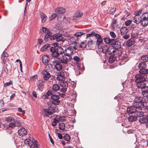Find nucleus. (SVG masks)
Wrapping results in <instances>:
<instances>
[{"label": "nucleus", "mask_w": 148, "mask_h": 148, "mask_svg": "<svg viewBox=\"0 0 148 148\" xmlns=\"http://www.w3.org/2000/svg\"><path fill=\"white\" fill-rule=\"evenodd\" d=\"M142 10H139L134 13L135 16L132 19L133 21L137 24L139 23L143 27H146L148 25V12L142 14Z\"/></svg>", "instance_id": "nucleus-1"}, {"label": "nucleus", "mask_w": 148, "mask_h": 148, "mask_svg": "<svg viewBox=\"0 0 148 148\" xmlns=\"http://www.w3.org/2000/svg\"><path fill=\"white\" fill-rule=\"evenodd\" d=\"M145 101V99L143 97H135L132 106L128 107L127 111L131 113L134 111L136 112L141 111L140 109L144 107Z\"/></svg>", "instance_id": "nucleus-2"}, {"label": "nucleus", "mask_w": 148, "mask_h": 148, "mask_svg": "<svg viewBox=\"0 0 148 148\" xmlns=\"http://www.w3.org/2000/svg\"><path fill=\"white\" fill-rule=\"evenodd\" d=\"M51 52V56L54 58H57L60 54H63L64 51L63 49L60 47H52L50 49Z\"/></svg>", "instance_id": "nucleus-3"}, {"label": "nucleus", "mask_w": 148, "mask_h": 148, "mask_svg": "<svg viewBox=\"0 0 148 148\" xmlns=\"http://www.w3.org/2000/svg\"><path fill=\"white\" fill-rule=\"evenodd\" d=\"M139 117V122L142 123H145L148 124V116L145 115L142 111H140L135 113Z\"/></svg>", "instance_id": "nucleus-4"}, {"label": "nucleus", "mask_w": 148, "mask_h": 148, "mask_svg": "<svg viewBox=\"0 0 148 148\" xmlns=\"http://www.w3.org/2000/svg\"><path fill=\"white\" fill-rule=\"evenodd\" d=\"M76 44L77 43L75 41H73V42L70 45L69 47L64 51L63 53H64V55L68 56H71L73 53V50L76 49Z\"/></svg>", "instance_id": "nucleus-5"}, {"label": "nucleus", "mask_w": 148, "mask_h": 148, "mask_svg": "<svg viewBox=\"0 0 148 148\" xmlns=\"http://www.w3.org/2000/svg\"><path fill=\"white\" fill-rule=\"evenodd\" d=\"M60 63L67 64L72 59V58L71 56H68L65 55H63L62 58H58Z\"/></svg>", "instance_id": "nucleus-6"}, {"label": "nucleus", "mask_w": 148, "mask_h": 148, "mask_svg": "<svg viewBox=\"0 0 148 148\" xmlns=\"http://www.w3.org/2000/svg\"><path fill=\"white\" fill-rule=\"evenodd\" d=\"M146 74V73L139 72V74L136 75L135 76V79L136 83L145 81L146 80L145 74Z\"/></svg>", "instance_id": "nucleus-7"}, {"label": "nucleus", "mask_w": 148, "mask_h": 148, "mask_svg": "<svg viewBox=\"0 0 148 148\" xmlns=\"http://www.w3.org/2000/svg\"><path fill=\"white\" fill-rule=\"evenodd\" d=\"M55 108L54 107L49 106L43 110L44 112L45 116H48L49 115H51L53 114L56 112Z\"/></svg>", "instance_id": "nucleus-8"}, {"label": "nucleus", "mask_w": 148, "mask_h": 148, "mask_svg": "<svg viewBox=\"0 0 148 148\" xmlns=\"http://www.w3.org/2000/svg\"><path fill=\"white\" fill-rule=\"evenodd\" d=\"M138 66L140 69L139 72L146 73H147L148 70L146 69L147 64L145 62H141L138 64Z\"/></svg>", "instance_id": "nucleus-9"}, {"label": "nucleus", "mask_w": 148, "mask_h": 148, "mask_svg": "<svg viewBox=\"0 0 148 148\" xmlns=\"http://www.w3.org/2000/svg\"><path fill=\"white\" fill-rule=\"evenodd\" d=\"M128 108L127 109V112L126 113V114H127L130 116L128 118L129 121L130 122H133L135 121L137 119V117H138L136 115V114L135 113L136 112H130L127 111Z\"/></svg>", "instance_id": "nucleus-10"}, {"label": "nucleus", "mask_w": 148, "mask_h": 148, "mask_svg": "<svg viewBox=\"0 0 148 148\" xmlns=\"http://www.w3.org/2000/svg\"><path fill=\"white\" fill-rule=\"evenodd\" d=\"M120 45L118 46V47L117 48H116L115 46H109L108 50V51L106 55L111 54L112 53H114L115 52L116 53V51H118V49L120 48L121 47L120 44L119 43Z\"/></svg>", "instance_id": "nucleus-11"}, {"label": "nucleus", "mask_w": 148, "mask_h": 148, "mask_svg": "<svg viewBox=\"0 0 148 148\" xmlns=\"http://www.w3.org/2000/svg\"><path fill=\"white\" fill-rule=\"evenodd\" d=\"M60 91L61 92H64L69 88L68 84L66 82H62L60 84Z\"/></svg>", "instance_id": "nucleus-12"}, {"label": "nucleus", "mask_w": 148, "mask_h": 148, "mask_svg": "<svg viewBox=\"0 0 148 148\" xmlns=\"http://www.w3.org/2000/svg\"><path fill=\"white\" fill-rule=\"evenodd\" d=\"M53 63L54 66L55 68L57 71H60L62 70V66L60 64L59 61L58 62V60L57 59L53 61Z\"/></svg>", "instance_id": "nucleus-13"}, {"label": "nucleus", "mask_w": 148, "mask_h": 148, "mask_svg": "<svg viewBox=\"0 0 148 148\" xmlns=\"http://www.w3.org/2000/svg\"><path fill=\"white\" fill-rule=\"evenodd\" d=\"M136 85L138 88L141 89H145L147 87H148V86L146 85L145 81L136 83Z\"/></svg>", "instance_id": "nucleus-14"}, {"label": "nucleus", "mask_w": 148, "mask_h": 148, "mask_svg": "<svg viewBox=\"0 0 148 148\" xmlns=\"http://www.w3.org/2000/svg\"><path fill=\"white\" fill-rule=\"evenodd\" d=\"M42 74L43 75V79L45 80H48L51 77V75L50 73L46 70H43L42 71Z\"/></svg>", "instance_id": "nucleus-15"}, {"label": "nucleus", "mask_w": 148, "mask_h": 148, "mask_svg": "<svg viewBox=\"0 0 148 148\" xmlns=\"http://www.w3.org/2000/svg\"><path fill=\"white\" fill-rule=\"evenodd\" d=\"M104 42L107 44H109L110 45L114 44L115 42V40L113 39H110L108 37L104 38H103Z\"/></svg>", "instance_id": "nucleus-16"}, {"label": "nucleus", "mask_w": 148, "mask_h": 148, "mask_svg": "<svg viewBox=\"0 0 148 148\" xmlns=\"http://www.w3.org/2000/svg\"><path fill=\"white\" fill-rule=\"evenodd\" d=\"M18 133L21 136H24L27 134V131L24 128H21L18 131Z\"/></svg>", "instance_id": "nucleus-17"}, {"label": "nucleus", "mask_w": 148, "mask_h": 148, "mask_svg": "<svg viewBox=\"0 0 148 148\" xmlns=\"http://www.w3.org/2000/svg\"><path fill=\"white\" fill-rule=\"evenodd\" d=\"M56 40L57 41H61L62 42H64L66 40L65 38L63 37L62 34H56Z\"/></svg>", "instance_id": "nucleus-18"}, {"label": "nucleus", "mask_w": 148, "mask_h": 148, "mask_svg": "<svg viewBox=\"0 0 148 148\" xmlns=\"http://www.w3.org/2000/svg\"><path fill=\"white\" fill-rule=\"evenodd\" d=\"M101 48H98L100 51L105 53L106 55L108 47L106 45H103Z\"/></svg>", "instance_id": "nucleus-19"}, {"label": "nucleus", "mask_w": 148, "mask_h": 148, "mask_svg": "<svg viewBox=\"0 0 148 148\" xmlns=\"http://www.w3.org/2000/svg\"><path fill=\"white\" fill-rule=\"evenodd\" d=\"M56 118L58 120V122H63L65 121L66 120V118L65 116L56 115Z\"/></svg>", "instance_id": "nucleus-20"}, {"label": "nucleus", "mask_w": 148, "mask_h": 148, "mask_svg": "<svg viewBox=\"0 0 148 148\" xmlns=\"http://www.w3.org/2000/svg\"><path fill=\"white\" fill-rule=\"evenodd\" d=\"M49 60V58L48 56L45 55L43 56L42 57V61L43 63L45 65L48 64Z\"/></svg>", "instance_id": "nucleus-21"}, {"label": "nucleus", "mask_w": 148, "mask_h": 148, "mask_svg": "<svg viewBox=\"0 0 148 148\" xmlns=\"http://www.w3.org/2000/svg\"><path fill=\"white\" fill-rule=\"evenodd\" d=\"M46 69L47 71L49 72H51L53 71V65L51 64H46Z\"/></svg>", "instance_id": "nucleus-22"}, {"label": "nucleus", "mask_w": 148, "mask_h": 148, "mask_svg": "<svg viewBox=\"0 0 148 148\" xmlns=\"http://www.w3.org/2000/svg\"><path fill=\"white\" fill-rule=\"evenodd\" d=\"M55 12L58 13H63L65 12V10L62 7H58L55 9Z\"/></svg>", "instance_id": "nucleus-23"}, {"label": "nucleus", "mask_w": 148, "mask_h": 148, "mask_svg": "<svg viewBox=\"0 0 148 148\" xmlns=\"http://www.w3.org/2000/svg\"><path fill=\"white\" fill-rule=\"evenodd\" d=\"M96 44L97 45L98 49L101 48V46L103 45V43L102 38H101L100 39H97Z\"/></svg>", "instance_id": "nucleus-24"}, {"label": "nucleus", "mask_w": 148, "mask_h": 148, "mask_svg": "<svg viewBox=\"0 0 148 148\" xmlns=\"http://www.w3.org/2000/svg\"><path fill=\"white\" fill-rule=\"evenodd\" d=\"M144 89L145 90L142 92V95L148 101V87Z\"/></svg>", "instance_id": "nucleus-25"}, {"label": "nucleus", "mask_w": 148, "mask_h": 148, "mask_svg": "<svg viewBox=\"0 0 148 148\" xmlns=\"http://www.w3.org/2000/svg\"><path fill=\"white\" fill-rule=\"evenodd\" d=\"M63 139L66 141H67L66 143L68 144H70V140L71 137L68 134H66L63 136Z\"/></svg>", "instance_id": "nucleus-26"}, {"label": "nucleus", "mask_w": 148, "mask_h": 148, "mask_svg": "<svg viewBox=\"0 0 148 148\" xmlns=\"http://www.w3.org/2000/svg\"><path fill=\"white\" fill-rule=\"evenodd\" d=\"M60 87L58 84H53L52 86V90L55 92L57 91L58 90H60Z\"/></svg>", "instance_id": "nucleus-27"}, {"label": "nucleus", "mask_w": 148, "mask_h": 148, "mask_svg": "<svg viewBox=\"0 0 148 148\" xmlns=\"http://www.w3.org/2000/svg\"><path fill=\"white\" fill-rule=\"evenodd\" d=\"M86 43L84 42H82L80 44L78 45H76V47L78 48H81L82 49L86 47Z\"/></svg>", "instance_id": "nucleus-28"}, {"label": "nucleus", "mask_w": 148, "mask_h": 148, "mask_svg": "<svg viewBox=\"0 0 148 148\" xmlns=\"http://www.w3.org/2000/svg\"><path fill=\"white\" fill-rule=\"evenodd\" d=\"M140 60L143 61V62H148V55H145L141 56Z\"/></svg>", "instance_id": "nucleus-29"}, {"label": "nucleus", "mask_w": 148, "mask_h": 148, "mask_svg": "<svg viewBox=\"0 0 148 148\" xmlns=\"http://www.w3.org/2000/svg\"><path fill=\"white\" fill-rule=\"evenodd\" d=\"M128 32V29L126 27H122L120 29V32L122 34H125Z\"/></svg>", "instance_id": "nucleus-30"}, {"label": "nucleus", "mask_w": 148, "mask_h": 148, "mask_svg": "<svg viewBox=\"0 0 148 148\" xmlns=\"http://www.w3.org/2000/svg\"><path fill=\"white\" fill-rule=\"evenodd\" d=\"M45 82L42 80H39L37 84V86L39 88H40V87H42L44 85Z\"/></svg>", "instance_id": "nucleus-31"}, {"label": "nucleus", "mask_w": 148, "mask_h": 148, "mask_svg": "<svg viewBox=\"0 0 148 148\" xmlns=\"http://www.w3.org/2000/svg\"><path fill=\"white\" fill-rule=\"evenodd\" d=\"M83 13L82 12L78 11L76 12L73 18H75V19L76 18H79V17H81Z\"/></svg>", "instance_id": "nucleus-32"}, {"label": "nucleus", "mask_w": 148, "mask_h": 148, "mask_svg": "<svg viewBox=\"0 0 148 148\" xmlns=\"http://www.w3.org/2000/svg\"><path fill=\"white\" fill-rule=\"evenodd\" d=\"M40 16L41 18V21L42 23L45 22L47 20V17L46 15L43 13L40 14Z\"/></svg>", "instance_id": "nucleus-33"}, {"label": "nucleus", "mask_w": 148, "mask_h": 148, "mask_svg": "<svg viewBox=\"0 0 148 148\" xmlns=\"http://www.w3.org/2000/svg\"><path fill=\"white\" fill-rule=\"evenodd\" d=\"M134 43L133 39H130L127 42L126 45L129 47H131Z\"/></svg>", "instance_id": "nucleus-34"}, {"label": "nucleus", "mask_w": 148, "mask_h": 148, "mask_svg": "<svg viewBox=\"0 0 148 148\" xmlns=\"http://www.w3.org/2000/svg\"><path fill=\"white\" fill-rule=\"evenodd\" d=\"M24 142L25 144L26 145H27L28 146H30L31 148L32 147V141L29 139H27L24 140Z\"/></svg>", "instance_id": "nucleus-35"}, {"label": "nucleus", "mask_w": 148, "mask_h": 148, "mask_svg": "<svg viewBox=\"0 0 148 148\" xmlns=\"http://www.w3.org/2000/svg\"><path fill=\"white\" fill-rule=\"evenodd\" d=\"M116 58L113 55L110 56V57L109 59V62L111 63H112L115 60Z\"/></svg>", "instance_id": "nucleus-36"}, {"label": "nucleus", "mask_w": 148, "mask_h": 148, "mask_svg": "<svg viewBox=\"0 0 148 148\" xmlns=\"http://www.w3.org/2000/svg\"><path fill=\"white\" fill-rule=\"evenodd\" d=\"M50 45L48 44H47L45 45L44 46L42 47L40 49L41 51H44L46 50V49L50 47Z\"/></svg>", "instance_id": "nucleus-37"}, {"label": "nucleus", "mask_w": 148, "mask_h": 148, "mask_svg": "<svg viewBox=\"0 0 148 148\" xmlns=\"http://www.w3.org/2000/svg\"><path fill=\"white\" fill-rule=\"evenodd\" d=\"M52 33L51 32L47 33L45 35L44 37V40L45 41L48 40V38H50L51 35L52 34Z\"/></svg>", "instance_id": "nucleus-38"}, {"label": "nucleus", "mask_w": 148, "mask_h": 148, "mask_svg": "<svg viewBox=\"0 0 148 148\" xmlns=\"http://www.w3.org/2000/svg\"><path fill=\"white\" fill-rule=\"evenodd\" d=\"M51 98L52 99H53V100L56 101L59 100L60 97L58 95H52L51 97Z\"/></svg>", "instance_id": "nucleus-39"}, {"label": "nucleus", "mask_w": 148, "mask_h": 148, "mask_svg": "<svg viewBox=\"0 0 148 148\" xmlns=\"http://www.w3.org/2000/svg\"><path fill=\"white\" fill-rule=\"evenodd\" d=\"M59 126V128L60 130H63L65 128V125L64 123H60Z\"/></svg>", "instance_id": "nucleus-40"}, {"label": "nucleus", "mask_w": 148, "mask_h": 148, "mask_svg": "<svg viewBox=\"0 0 148 148\" xmlns=\"http://www.w3.org/2000/svg\"><path fill=\"white\" fill-rule=\"evenodd\" d=\"M127 57V56L126 55H123L119 56V58L121 60H124L125 61H126Z\"/></svg>", "instance_id": "nucleus-41"}, {"label": "nucleus", "mask_w": 148, "mask_h": 148, "mask_svg": "<svg viewBox=\"0 0 148 148\" xmlns=\"http://www.w3.org/2000/svg\"><path fill=\"white\" fill-rule=\"evenodd\" d=\"M116 8H112L109 11V13L112 15H113L116 12Z\"/></svg>", "instance_id": "nucleus-42"}, {"label": "nucleus", "mask_w": 148, "mask_h": 148, "mask_svg": "<svg viewBox=\"0 0 148 148\" xmlns=\"http://www.w3.org/2000/svg\"><path fill=\"white\" fill-rule=\"evenodd\" d=\"M10 127L13 128L16 126L15 121H14L13 122L10 123L9 124Z\"/></svg>", "instance_id": "nucleus-43"}, {"label": "nucleus", "mask_w": 148, "mask_h": 148, "mask_svg": "<svg viewBox=\"0 0 148 148\" xmlns=\"http://www.w3.org/2000/svg\"><path fill=\"white\" fill-rule=\"evenodd\" d=\"M57 14L56 13H54L52 14L51 16L49 18V21H51L53 20L54 19L57 17Z\"/></svg>", "instance_id": "nucleus-44"}, {"label": "nucleus", "mask_w": 148, "mask_h": 148, "mask_svg": "<svg viewBox=\"0 0 148 148\" xmlns=\"http://www.w3.org/2000/svg\"><path fill=\"white\" fill-rule=\"evenodd\" d=\"M84 34H85V33H84L83 32H79L75 33L74 34V36L79 37Z\"/></svg>", "instance_id": "nucleus-45"}, {"label": "nucleus", "mask_w": 148, "mask_h": 148, "mask_svg": "<svg viewBox=\"0 0 148 148\" xmlns=\"http://www.w3.org/2000/svg\"><path fill=\"white\" fill-rule=\"evenodd\" d=\"M60 100H53L51 102V103L53 105H58L60 103Z\"/></svg>", "instance_id": "nucleus-46"}, {"label": "nucleus", "mask_w": 148, "mask_h": 148, "mask_svg": "<svg viewBox=\"0 0 148 148\" xmlns=\"http://www.w3.org/2000/svg\"><path fill=\"white\" fill-rule=\"evenodd\" d=\"M11 84H12V80L10 81L9 82L5 83L4 85V86L6 87Z\"/></svg>", "instance_id": "nucleus-47"}, {"label": "nucleus", "mask_w": 148, "mask_h": 148, "mask_svg": "<svg viewBox=\"0 0 148 148\" xmlns=\"http://www.w3.org/2000/svg\"><path fill=\"white\" fill-rule=\"evenodd\" d=\"M42 29L43 32L45 33H47L50 32V31L47 28L44 27H42Z\"/></svg>", "instance_id": "nucleus-48"}, {"label": "nucleus", "mask_w": 148, "mask_h": 148, "mask_svg": "<svg viewBox=\"0 0 148 148\" xmlns=\"http://www.w3.org/2000/svg\"><path fill=\"white\" fill-rule=\"evenodd\" d=\"M57 122H58V120L56 119V118H54L53 121L51 123V125L53 126H55L56 125Z\"/></svg>", "instance_id": "nucleus-49"}, {"label": "nucleus", "mask_w": 148, "mask_h": 148, "mask_svg": "<svg viewBox=\"0 0 148 148\" xmlns=\"http://www.w3.org/2000/svg\"><path fill=\"white\" fill-rule=\"evenodd\" d=\"M73 59L76 61V62H78L79 61L80 58L77 56H75L73 58Z\"/></svg>", "instance_id": "nucleus-50"}, {"label": "nucleus", "mask_w": 148, "mask_h": 148, "mask_svg": "<svg viewBox=\"0 0 148 148\" xmlns=\"http://www.w3.org/2000/svg\"><path fill=\"white\" fill-rule=\"evenodd\" d=\"M7 58V54L6 55H3V54L2 55V59L3 60L4 63L5 64V61Z\"/></svg>", "instance_id": "nucleus-51"}, {"label": "nucleus", "mask_w": 148, "mask_h": 148, "mask_svg": "<svg viewBox=\"0 0 148 148\" xmlns=\"http://www.w3.org/2000/svg\"><path fill=\"white\" fill-rule=\"evenodd\" d=\"M132 23V21L130 20H128L126 21L125 23V25L126 26H128L131 24Z\"/></svg>", "instance_id": "nucleus-52"}, {"label": "nucleus", "mask_w": 148, "mask_h": 148, "mask_svg": "<svg viewBox=\"0 0 148 148\" xmlns=\"http://www.w3.org/2000/svg\"><path fill=\"white\" fill-rule=\"evenodd\" d=\"M95 34V32H93L92 33H91L89 34H86L87 37H88L90 36H94V35Z\"/></svg>", "instance_id": "nucleus-53"}, {"label": "nucleus", "mask_w": 148, "mask_h": 148, "mask_svg": "<svg viewBox=\"0 0 148 148\" xmlns=\"http://www.w3.org/2000/svg\"><path fill=\"white\" fill-rule=\"evenodd\" d=\"M110 34L112 38H114L116 37V35L113 32H110Z\"/></svg>", "instance_id": "nucleus-54"}, {"label": "nucleus", "mask_w": 148, "mask_h": 148, "mask_svg": "<svg viewBox=\"0 0 148 148\" xmlns=\"http://www.w3.org/2000/svg\"><path fill=\"white\" fill-rule=\"evenodd\" d=\"M56 34H54L53 35L50 36V40H53L55 39L56 40Z\"/></svg>", "instance_id": "nucleus-55"}, {"label": "nucleus", "mask_w": 148, "mask_h": 148, "mask_svg": "<svg viewBox=\"0 0 148 148\" xmlns=\"http://www.w3.org/2000/svg\"><path fill=\"white\" fill-rule=\"evenodd\" d=\"M130 35L129 34H125L124 36H123V38L125 39H127L129 38Z\"/></svg>", "instance_id": "nucleus-56"}, {"label": "nucleus", "mask_w": 148, "mask_h": 148, "mask_svg": "<svg viewBox=\"0 0 148 148\" xmlns=\"http://www.w3.org/2000/svg\"><path fill=\"white\" fill-rule=\"evenodd\" d=\"M18 112H22L23 114H24L25 113V112L24 110H23L21 108H19L18 109Z\"/></svg>", "instance_id": "nucleus-57"}, {"label": "nucleus", "mask_w": 148, "mask_h": 148, "mask_svg": "<svg viewBox=\"0 0 148 148\" xmlns=\"http://www.w3.org/2000/svg\"><path fill=\"white\" fill-rule=\"evenodd\" d=\"M16 126L20 127L21 125V122H19L17 121H15Z\"/></svg>", "instance_id": "nucleus-58"}, {"label": "nucleus", "mask_w": 148, "mask_h": 148, "mask_svg": "<svg viewBox=\"0 0 148 148\" xmlns=\"http://www.w3.org/2000/svg\"><path fill=\"white\" fill-rule=\"evenodd\" d=\"M7 121L10 122H13L14 120V119L11 117H9L6 119Z\"/></svg>", "instance_id": "nucleus-59"}, {"label": "nucleus", "mask_w": 148, "mask_h": 148, "mask_svg": "<svg viewBox=\"0 0 148 148\" xmlns=\"http://www.w3.org/2000/svg\"><path fill=\"white\" fill-rule=\"evenodd\" d=\"M94 35L95 37L97 39H98L99 38L100 39L101 38V36L98 34H96L95 33V34Z\"/></svg>", "instance_id": "nucleus-60"}, {"label": "nucleus", "mask_w": 148, "mask_h": 148, "mask_svg": "<svg viewBox=\"0 0 148 148\" xmlns=\"http://www.w3.org/2000/svg\"><path fill=\"white\" fill-rule=\"evenodd\" d=\"M49 138L50 140V141H51V142L52 143V144L53 145H54V141H53V140L52 137L50 136L49 134Z\"/></svg>", "instance_id": "nucleus-61"}, {"label": "nucleus", "mask_w": 148, "mask_h": 148, "mask_svg": "<svg viewBox=\"0 0 148 148\" xmlns=\"http://www.w3.org/2000/svg\"><path fill=\"white\" fill-rule=\"evenodd\" d=\"M46 94L48 96H49L51 95L52 94V91H48L46 93Z\"/></svg>", "instance_id": "nucleus-62"}, {"label": "nucleus", "mask_w": 148, "mask_h": 148, "mask_svg": "<svg viewBox=\"0 0 148 148\" xmlns=\"http://www.w3.org/2000/svg\"><path fill=\"white\" fill-rule=\"evenodd\" d=\"M60 18L61 19L60 20V21H63V20L64 18V17L63 16H60H60H59L58 17V21H59V20H60Z\"/></svg>", "instance_id": "nucleus-63"}, {"label": "nucleus", "mask_w": 148, "mask_h": 148, "mask_svg": "<svg viewBox=\"0 0 148 148\" xmlns=\"http://www.w3.org/2000/svg\"><path fill=\"white\" fill-rule=\"evenodd\" d=\"M43 42L42 40L41 39L38 40V43L40 45H41Z\"/></svg>", "instance_id": "nucleus-64"}]
</instances>
